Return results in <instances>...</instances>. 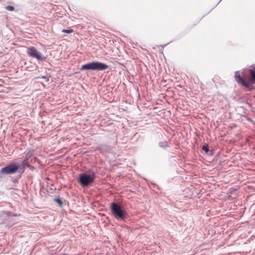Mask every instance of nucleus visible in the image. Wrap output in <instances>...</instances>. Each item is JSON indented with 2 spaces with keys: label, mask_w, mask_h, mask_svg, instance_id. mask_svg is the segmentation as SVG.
<instances>
[{
  "label": "nucleus",
  "mask_w": 255,
  "mask_h": 255,
  "mask_svg": "<svg viewBox=\"0 0 255 255\" xmlns=\"http://www.w3.org/2000/svg\"><path fill=\"white\" fill-rule=\"evenodd\" d=\"M250 77L248 81H246L240 75L238 71L235 73V79L236 82L243 87L248 89L249 91L254 89L253 85L255 84V65L250 70Z\"/></svg>",
  "instance_id": "1"
},
{
  "label": "nucleus",
  "mask_w": 255,
  "mask_h": 255,
  "mask_svg": "<svg viewBox=\"0 0 255 255\" xmlns=\"http://www.w3.org/2000/svg\"><path fill=\"white\" fill-rule=\"evenodd\" d=\"M110 210L112 216L117 220L124 221L128 217V214L124 207L117 202L111 203Z\"/></svg>",
  "instance_id": "2"
},
{
  "label": "nucleus",
  "mask_w": 255,
  "mask_h": 255,
  "mask_svg": "<svg viewBox=\"0 0 255 255\" xmlns=\"http://www.w3.org/2000/svg\"><path fill=\"white\" fill-rule=\"evenodd\" d=\"M95 177L96 173L90 170L79 174V182L83 187H88L94 182Z\"/></svg>",
  "instance_id": "3"
},
{
  "label": "nucleus",
  "mask_w": 255,
  "mask_h": 255,
  "mask_svg": "<svg viewBox=\"0 0 255 255\" xmlns=\"http://www.w3.org/2000/svg\"><path fill=\"white\" fill-rule=\"evenodd\" d=\"M109 68V65L98 61L91 62L83 65L80 68L81 70H91L95 71H103Z\"/></svg>",
  "instance_id": "4"
},
{
  "label": "nucleus",
  "mask_w": 255,
  "mask_h": 255,
  "mask_svg": "<svg viewBox=\"0 0 255 255\" xmlns=\"http://www.w3.org/2000/svg\"><path fill=\"white\" fill-rule=\"evenodd\" d=\"M20 165L17 162H12L0 169V173L2 175H8L19 172Z\"/></svg>",
  "instance_id": "5"
},
{
  "label": "nucleus",
  "mask_w": 255,
  "mask_h": 255,
  "mask_svg": "<svg viewBox=\"0 0 255 255\" xmlns=\"http://www.w3.org/2000/svg\"><path fill=\"white\" fill-rule=\"evenodd\" d=\"M26 53L29 57L35 58L38 61H43L46 59V57L38 51L34 47H28L26 50Z\"/></svg>",
  "instance_id": "6"
},
{
  "label": "nucleus",
  "mask_w": 255,
  "mask_h": 255,
  "mask_svg": "<svg viewBox=\"0 0 255 255\" xmlns=\"http://www.w3.org/2000/svg\"><path fill=\"white\" fill-rule=\"evenodd\" d=\"M26 167H32L31 165H29L27 162V159H24L23 161L21 162V165H20V168L19 170V173H20V175H21L22 173L24 172L25 170V168Z\"/></svg>",
  "instance_id": "7"
},
{
  "label": "nucleus",
  "mask_w": 255,
  "mask_h": 255,
  "mask_svg": "<svg viewBox=\"0 0 255 255\" xmlns=\"http://www.w3.org/2000/svg\"><path fill=\"white\" fill-rule=\"evenodd\" d=\"M158 146L160 148L165 149L168 146V143L166 141H160L158 143Z\"/></svg>",
  "instance_id": "8"
},
{
  "label": "nucleus",
  "mask_w": 255,
  "mask_h": 255,
  "mask_svg": "<svg viewBox=\"0 0 255 255\" xmlns=\"http://www.w3.org/2000/svg\"><path fill=\"white\" fill-rule=\"evenodd\" d=\"M53 201L56 202L60 207H61L63 204L62 201L60 198H54L53 199Z\"/></svg>",
  "instance_id": "9"
},
{
  "label": "nucleus",
  "mask_w": 255,
  "mask_h": 255,
  "mask_svg": "<svg viewBox=\"0 0 255 255\" xmlns=\"http://www.w3.org/2000/svg\"><path fill=\"white\" fill-rule=\"evenodd\" d=\"M202 149L204 150L206 153L209 151V147L207 144L203 145L202 147Z\"/></svg>",
  "instance_id": "10"
},
{
  "label": "nucleus",
  "mask_w": 255,
  "mask_h": 255,
  "mask_svg": "<svg viewBox=\"0 0 255 255\" xmlns=\"http://www.w3.org/2000/svg\"><path fill=\"white\" fill-rule=\"evenodd\" d=\"M62 32L64 33H71L73 32V30L72 29H64L62 30Z\"/></svg>",
  "instance_id": "11"
},
{
  "label": "nucleus",
  "mask_w": 255,
  "mask_h": 255,
  "mask_svg": "<svg viewBox=\"0 0 255 255\" xmlns=\"http://www.w3.org/2000/svg\"><path fill=\"white\" fill-rule=\"evenodd\" d=\"M6 9L9 11H13L14 9V7L11 5H8L5 7Z\"/></svg>",
  "instance_id": "12"
},
{
  "label": "nucleus",
  "mask_w": 255,
  "mask_h": 255,
  "mask_svg": "<svg viewBox=\"0 0 255 255\" xmlns=\"http://www.w3.org/2000/svg\"><path fill=\"white\" fill-rule=\"evenodd\" d=\"M31 155H32V153L31 152H27V153L26 154V159H28V158L30 157L31 156Z\"/></svg>",
  "instance_id": "13"
},
{
  "label": "nucleus",
  "mask_w": 255,
  "mask_h": 255,
  "mask_svg": "<svg viewBox=\"0 0 255 255\" xmlns=\"http://www.w3.org/2000/svg\"><path fill=\"white\" fill-rule=\"evenodd\" d=\"M42 78H44V79H47V81H48V80H49L48 78H47V77H46V76H43Z\"/></svg>",
  "instance_id": "14"
},
{
  "label": "nucleus",
  "mask_w": 255,
  "mask_h": 255,
  "mask_svg": "<svg viewBox=\"0 0 255 255\" xmlns=\"http://www.w3.org/2000/svg\"><path fill=\"white\" fill-rule=\"evenodd\" d=\"M167 44H168L163 45L162 46L163 47H165Z\"/></svg>",
  "instance_id": "15"
},
{
  "label": "nucleus",
  "mask_w": 255,
  "mask_h": 255,
  "mask_svg": "<svg viewBox=\"0 0 255 255\" xmlns=\"http://www.w3.org/2000/svg\"><path fill=\"white\" fill-rule=\"evenodd\" d=\"M29 168H31V169H33V168H34V167L32 166V167H30Z\"/></svg>",
  "instance_id": "16"
},
{
  "label": "nucleus",
  "mask_w": 255,
  "mask_h": 255,
  "mask_svg": "<svg viewBox=\"0 0 255 255\" xmlns=\"http://www.w3.org/2000/svg\"><path fill=\"white\" fill-rule=\"evenodd\" d=\"M235 191V189H233V190H232V191H231V192L232 193V191Z\"/></svg>",
  "instance_id": "17"
},
{
  "label": "nucleus",
  "mask_w": 255,
  "mask_h": 255,
  "mask_svg": "<svg viewBox=\"0 0 255 255\" xmlns=\"http://www.w3.org/2000/svg\"><path fill=\"white\" fill-rule=\"evenodd\" d=\"M235 191V189H233V190H232V191H231V192L232 193V191Z\"/></svg>",
  "instance_id": "18"
},
{
  "label": "nucleus",
  "mask_w": 255,
  "mask_h": 255,
  "mask_svg": "<svg viewBox=\"0 0 255 255\" xmlns=\"http://www.w3.org/2000/svg\"><path fill=\"white\" fill-rule=\"evenodd\" d=\"M235 191V189H233V190H232V191H231V192L232 193V191Z\"/></svg>",
  "instance_id": "19"
}]
</instances>
